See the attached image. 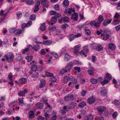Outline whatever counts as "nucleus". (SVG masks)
Returning a JSON list of instances; mask_svg holds the SVG:
<instances>
[{"label":"nucleus","mask_w":120,"mask_h":120,"mask_svg":"<svg viewBox=\"0 0 120 120\" xmlns=\"http://www.w3.org/2000/svg\"><path fill=\"white\" fill-rule=\"evenodd\" d=\"M75 10L70 8L66 9L65 10V12L66 14H68L69 15H78V14L77 12H75Z\"/></svg>","instance_id":"f257e3e1"},{"label":"nucleus","mask_w":120,"mask_h":120,"mask_svg":"<svg viewBox=\"0 0 120 120\" xmlns=\"http://www.w3.org/2000/svg\"><path fill=\"white\" fill-rule=\"evenodd\" d=\"M81 46L80 45H78L75 46L73 49V52L76 55L78 54L80 49Z\"/></svg>","instance_id":"f03ea898"},{"label":"nucleus","mask_w":120,"mask_h":120,"mask_svg":"<svg viewBox=\"0 0 120 120\" xmlns=\"http://www.w3.org/2000/svg\"><path fill=\"white\" fill-rule=\"evenodd\" d=\"M5 58L8 62H12L14 58V56L12 54H10L5 56Z\"/></svg>","instance_id":"7ed1b4c3"},{"label":"nucleus","mask_w":120,"mask_h":120,"mask_svg":"<svg viewBox=\"0 0 120 120\" xmlns=\"http://www.w3.org/2000/svg\"><path fill=\"white\" fill-rule=\"evenodd\" d=\"M74 98L73 95L72 94H69L67 95L64 98V100L66 101L73 100Z\"/></svg>","instance_id":"20e7f679"},{"label":"nucleus","mask_w":120,"mask_h":120,"mask_svg":"<svg viewBox=\"0 0 120 120\" xmlns=\"http://www.w3.org/2000/svg\"><path fill=\"white\" fill-rule=\"evenodd\" d=\"M69 21V19L68 17H62L58 20V22L60 23H62L63 22H68Z\"/></svg>","instance_id":"39448f33"},{"label":"nucleus","mask_w":120,"mask_h":120,"mask_svg":"<svg viewBox=\"0 0 120 120\" xmlns=\"http://www.w3.org/2000/svg\"><path fill=\"white\" fill-rule=\"evenodd\" d=\"M98 113L100 114H102L103 112L104 111L106 110V108L103 106H100L97 109Z\"/></svg>","instance_id":"423d86ee"},{"label":"nucleus","mask_w":120,"mask_h":120,"mask_svg":"<svg viewBox=\"0 0 120 120\" xmlns=\"http://www.w3.org/2000/svg\"><path fill=\"white\" fill-rule=\"evenodd\" d=\"M73 65L72 62H70L67 64V66L65 67V73L68 72L71 68V67Z\"/></svg>","instance_id":"0eeeda50"},{"label":"nucleus","mask_w":120,"mask_h":120,"mask_svg":"<svg viewBox=\"0 0 120 120\" xmlns=\"http://www.w3.org/2000/svg\"><path fill=\"white\" fill-rule=\"evenodd\" d=\"M95 98L93 96H91L87 100V103L89 104H92L94 103Z\"/></svg>","instance_id":"6e6552de"},{"label":"nucleus","mask_w":120,"mask_h":120,"mask_svg":"<svg viewBox=\"0 0 120 120\" xmlns=\"http://www.w3.org/2000/svg\"><path fill=\"white\" fill-rule=\"evenodd\" d=\"M27 93V90L26 89H23L22 90L20 91L18 93L19 95L20 96H24Z\"/></svg>","instance_id":"1a4fd4ad"},{"label":"nucleus","mask_w":120,"mask_h":120,"mask_svg":"<svg viewBox=\"0 0 120 120\" xmlns=\"http://www.w3.org/2000/svg\"><path fill=\"white\" fill-rule=\"evenodd\" d=\"M28 114L29 115V118H33L35 116L34 112V111L33 110L30 111L29 112Z\"/></svg>","instance_id":"9d476101"},{"label":"nucleus","mask_w":120,"mask_h":120,"mask_svg":"<svg viewBox=\"0 0 120 120\" xmlns=\"http://www.w3.org/2000/svg\"><path fill=\"white\" fill-rule=\"evenodd\" d=\"M40 1H38L36 4L35 5L34 9V13L37 12L38 9H39V6L40 4Z\"/></svg>","instance_id":"9b49d317"},{"label":"nucleus","mask_w":120,"mask_h":120,"mask_svg":"<svg viewBox=\"0 0 120 120\" xmlns=\"http://www.w3.org/2000/svg\"><path fill=\"white\" fill-rule=\"evenodd\" d=\"M107 90L105 89L101 90L100 91V94L102 96H106L107 93Z\"/></svg>","instance_id":"f8f14e48"},{"label":"nucleus","mask_w":120,"mask_h":120,"mask_svg":"<svg viewBox=\"0 0 120 120\" xmlns=\"http://www.w3.org/2000/svg\"><path fill=\"white\" fill-rule=\"evenodd\" d=\"M24 32V30H21L18 29L15 30V34L19 35L21 34H23Z\"/></svg>","instance_id":"ddd939ff"},{"label":"nucleus","mask_w":120,"mask_h":120,"mask_svg":"<svg viewBox=\"0 0 120 120\" xmlns=\"http://www.w3.org/2000/svg\"><path fill=\"white\" fill-rule=\"evenodd\" d=\"M45 82L44 79L41 80L40 81V83L39 87L40 88H41L45 86Z\"/></svg>","instance_id":"4468645a"},{"label":"nucleus","mask_w":120,"mask_h":120,"mask_svg":"<svg viewBox=\"0 0 120 120\" xmlns=\"http://www.w3.org/2000/svg\"><path fill=\"white\" fill-rule=\"evenodd\" d=\"M112 20V19L105 20L103 21V24L105 26H106L111 22Z\"/></svg>","instance_id":"2eb2a0df"},{"label":"nucleus","mask_w":120,"mask_h":120,"mask_svg":"<svg viewBox=\"0 0 120 120\" xmlns=\"http://www.w3.org/2000/svg\"><path fill=\"white\" fill-rule=\"evenodd\" d=\"M106 76L105 78V79H106L109 82L112 79V76L109 73H107L105 75Z\"/></svg>","instance_id":"dca6fc26"},{"label":"nucleus","mask_w":120,"mask_h":120,"mask_svg":"<svg viewBox=\"0 0 120 120\" xmlns=\"http://www.w3.org/2000/svg\"><path fill=\"white\" fill-rule=\"evenodd\" d=\"M36 106L40 109H42L44 106L43 105L42 103L39 102L37 103L36 104Z\"/></svg>","instance_id":"f3484780"},{"label":"nucleus","mask_w":120,"mask_h":120,"mask_svg":"<svg viewBox=\"0 0 120 120\" xmlns=\"http://www.w3.org/2000/svg\"><path fill=\"white\" fill-rule=\"evenodd\" d=\"M102 77H100L98 78V80L94 79H91V82L93 84H95L97 83L98 80H99V79H101Z\"/></svg>","instance_id":"a211bd4d"},{"label":"nucleus","mask_w":120,"mask_h":120,"mask_svg":"<svg viewBox=\"0 0 120 120\" xmlns=\"http://www.w3.org/2000/svg\"><path fill=\"white\" fill-rule=\"evenodd\" d=\"M76 103L74 102H72L68 106L70 109H72L74 108L76 106Z\"/></svg>","instance_id":"6ab92c4d"},{"label":"nucleus","mask_w":120,"mask_h":120,"mask_svg":"<svg viewBox=\"0 0 120 120\" xmlns=\"http://www.w3.org/2000/svg\"><path fill=\"white\" fill-rule=\"evenodd\" d=\"M69 4V1L68 0H64L63 3L62 4L64 7H66Z\"/></svg>","instance_id":"aec40b11"},{"label":"nucleus","mask_w":120,"mask_h":120,"mask_svg":"<svg viewBox=\"0 0 120 120\" xmlns=\"http://www.w3.org/2000/svg\"><path fill=\"white\" fill-rule=\"evenodd\" d=\"M32 48L35 51H38L40 48V46L39 45H35L33 46Z\"/></svg>","instance_id":"412c9836"},{"label":"nucleus","mask_w":120,"mask_h":120,"mask_svg":"<svg viewBox=\"0 0 120 120\" xmlns=\"http://www.w3.org/2000/svg\"><path fill=\"white\" fill-rule=\"evenodd\" d=\"M114 45L112 43H110L109 45V48L111 50H114L115 49Z\"/></svg>","instance_id":"4be33fe9"},{"label":"nucleus","mask_w":120,"mask_h":120,"mask_svg":"<svg viewBox=\"0 0 120 120\" xmlns=\"http://www.w3.org/2000/svg\"><path fill=\"white\" fill-rule=\"evenodd\" d=\"M52 41L50 40L45 41L42 44L46 45H50Z\"/></svg>","instance_id":"5701e85b"},{"label":"nucleus","mask_w":120,"mask_h":120,"mask_svg":"<svg viewBox=\"0 0 120 120\" xmlns=\"http://www.w3.org/2000/svg\"><path fill=\"white\" fill-rule=\"evenodd\" d=\"M86 104L85 102L84 101H82L79 103V107L83 108L84 106L86 105Z\"/></svg>","instance_id":"b1692460"},{"label":"nucleus","mask_w":120,"mask_h":120,"mask_svg":"<svg viewBox=\"0 0 120 120\" xmlns=\"http://www.w3.org/2000/svg\"><path fill=\"white\" fill-rule=\"evenodd\" d=\"M27 79L25 78H22L19 80V82L22 84L26 83L27 82Z\"/></svg>","instance_id":"393cba45"},{"label":"nucleus","mask_w":120,"mask_h":120,"mask_svg":"<svg viewBox=\"0 0 120 120\" xmlns=\"http://www.w3.org/2000/svg\"><path fill=\"white\" fill-rule=\"evenodd\" d=\"M70 58V56L68 53L66 54L64 56V60L68 61L69 60Z\"/></svg>","instance_id":"a878e982"},{"label":"nucleus","mask_w":120,"mask_h":120,"mask_svg":"<svg viewBox=\"0 0 120 120\" xmlns=\"http://www.w3.org/2000/svg\"><path fill=\"white\" fill-rule=\"evenodd\" d=\"M52 107L49 105H48V107H46L45 109V111L49 112L52 109Z\"/></svg>","instance_id":"bb28decb"},{"label":"nucleus","mask_w":120,"mask_h":120,"mask_svg":"<svg viewBox=\"0 0 120 120\" xmlns=\"http://www.w3.org/2000/svg\"><path fill=\"white\" fill-rule=\"evenodd\" d=\"M56 29V27L55 26H50L49 28V31L51 32H52L55 30Z\"/></svg>","instance_id":"cd10ccee"},{"label":"nucleus","mask_w":120,"mask_h":120,"mask_svg":"<svg viewBox=\"0 0 120 120\" xmlns=\"http://www.w3.org/2000/svg\"><path fill=\"white\" fill-rule=\"evenodd\" d=\"M31 69L33 71H35L37 69V66L35 64L32 65L31 66Z\"/></svg>","instance_id":"c85d7f7f"},{"label":"nucleus","mask_w":120,"mask_h":120,"mask_svg":"<svg viewBox=\"0 0 120 120\" xmlns=\"http://www.w3.org/2000/svg\"><path fill=\"white\" fill-rule=\"evenodd\" d=\"M69 26L67 23H64L61 26L62 28L64 30L69 27Z\"/></svg>","instance_id":"c756f323"},{"label":"nucleus","mask_w":120,"mask_h":120,"mask_svg":"<svg viewBox=\"0 0 120 120\" xmlns=\"http://www.w3.org/2000/svg\"><path fill=\"white\" fill-rule=\"evenodd\" d=\"M103 39L104 40H107L109 38V36L108 34L106 33V34H104Z\"/></svg>","instance_id":"7c9ffc66"},{"label":"nucleus","mask_w":120,"mask_h":120,"mask_svg":"<svg viewBox=\"0 0 120 120\" xmlns=\"http://www.w3.org/2000/svg\"><path fill=\"white\" fill-rule=\"evenodd\" d=\"M25 2L28 5H31L34 3V1L31 0H26Z\"/></svg>","instance_id":"2f4dec72"},{"label":"nucleus","mask_w":120,"mask_h":120,"mask_svg":"<svg viewBox=\"0 0 120 120\" xmlns=\"http://www.w3.org/2000/svg\"><path fill=\"white\" fill-rule=\"evenodd\" d=\"M45 23H43L40 27V29L42 31H43L45 30L46 27L45 26Z\"/></svg>","instance_id":"473e14b6"},{"label":"nucleus","mask_w":120,"mask_h":120,"mask_svg":"<svg viewBox=\"0 0 120 120\" xmlns=\"http://www.w3.org/2000/svg\"><path fill=\"white\" fill-rule=\"evenodd\" d=\"M75 37V35L73 34H71L69 35V39L70 41L73 40Z\"/></svg>","instance_id":"72a5a7b5"},{"label":"nucleus","mask_w":120,"mask_h":120,"mask_svg":"<svg viewBox=\"0 0 120 120\" xmlns=\"http://www.w3.org/2000/svg\"><path fill=\"white\" fill-rule=\"evenodd\" d=\"M98 22H100L101 23L104 20L103 18L102 15H99L98 18Z\"/></svg>","instance_id":"f704fd0d"},{"label":"nucleus","mask_w":120,"mask_h":120,"mask_svg":"<svg viewBox=\"0 0 120 120\" xmlns=\"http://www.w3.org/2000/svg\"><path fill=\"white\" fill-rule=\"evenodd\" d=\"M96 49L98 51H100L103 49V48L101 45H98L96 47Z\"/></svg>","instance_id":"c9c22d12"},{"label":"nucleus","mask_w":120,"mask_h":120,"mask_svg":"<svg viewBox=\"0 0 120 120\" xmlns=\"http://www.w3.org/2000/svg\"><path fill=\"white\" fill-rule=\"evenodd\" d=\"M26 58L27 59L28 62H29L31 61L33 59V57L32 56H28L26 57Z\"/></svg>","instance_id":"e433bc0d"},{"label":"nucleus","mask_w":120,"mask_h":120,"mask_svg":"<svg viewBox=\"0 0 120 120\" xmlns=\"http://www.w3.org/2000/svg\"><path fill=\"white\" fill-rule=\"evenodd\" d=\"M93 116L91 114H89L87 117L86 120H93Z\"/></svg>","instance_id":"4c0bfd02"},{"label":"nucleus","mask_w":120,"mask_h":120,"mask_svg":"<svg viewBox=\"0 0 120 120\" xmlns=\"http://www.w3.org/2000/svg\"><path fill=\"white\" fill-rule=\"evenodd\" d=\"M57 20V19H56V18L54 16L52 17L51 19V22H54V23L56 22Z\"/></svg>","instance_id":"58836bf2"},{"label":"nucleus","mask_w":120,"mask_h":120,"mask_svg":"<svg viewBox=\"0 0 120 120\" xmlns=\"http://www.w3.org/2000/svg\"><path fill=\"white\" fill-rule=\"evenodd\" d=\"M38 120H47L48 118H44L41 116H38L37 117Z\"/></svg>","instance_id":"ea45409f"},{"label":"nucleus","mask_w":120,"mask_h":120,"mask_svg":"<svg viewBox=\"0 0 120 120\" xmlns=\"http://www.w3.org/2000/svg\"><path fill=\"white\" fill-rule=\"evenodd\" d=\"M101 24V23H100V22H95V24H94V26L96 28H98L99 27Z\"/></svg>","instance_id":"a19ab883"},{"label":"nucleus","mask_w":120,"mask_h":120,"mask_svg":"<svg viewBox=\"0 0 120 120\" xmlns=\"http://www.w3.org/2000/svg\"><path fill=\"white\" fill-rule=\"evenodd\" d=\"M120 22V21L118 19H115L112 22V24L115 25L117 24Z\"/></svg>","instance_id":"79ce46f5"},{"label":"nucleus","mask_w":120,"mask_h":120,"mask_svg":"<svg viewBox=\"0 0 120 120\" xmlns=\"http://www.w3.org/2000/svg\"><path fill=\"white\" fill-rule=\"evenodd\" d=\"M45 75L47 77H51L53 76V75L52 73H51L48 72H46L45 73Z\"/></svg>","instance_id":"37998d69"},{"label":"nucleus","mask_w":120,"mask_h":120,"mask_svg":"<svg viewBox=\"0 0 120 120\" xmlns=\"http://www.w3.org/2000/svg\"><path fill=\"white\" fill-rule=\"evenodd\" d=\"M78 15H72L71 18L75 21H76L78 20Z\"/></svg>","instance_id":"c03bdc74"},{"label":"nucleus","mask_w":120,"mask_h":120,"mask_svg":"<svg viewBox=\"0 0 120 120\" xmlns=\"http://www.w3.org/2000/svg\"><path fill=\"white\" fill-rule=\"evenodd\" d=\"M39 74L37 73H35L34 74H33L32 75V77L35 78H37L38 77Z\"/></svg>","instance_id":"a18cd8bd"},{"label":"nucleus","mask_w":120,"mask_h":120,"mask_svg":"<svg viewBox=\"0 0 120 120\" xmlns=\"http://www.w3.org/2000/svg\"><path fill=\"white\" fill-rule=\"evenodd\" d=\"M100 31L101 32V37L103 36V35H104V34H106L107 33L106 32H105V30L104 29L101 30H100Z\"/></svg>","instance_id":"49530a36"},{"label":"nucleus","mask_w":120,"mask_h":120,"mask_svg":"<svg viewBox=\"0 0 120 120\" xmlns=\"http://www.w3.org/2000/svg\"><path fill=\"white\" fill-rule=\"evenodd\" d=\"M57 12L56 11H51L50 12V14L51 15H59V14H56Z\"/></svg>","instance_id":"de8ad7c7"},{"label":"nucleus","mask_w":120,"mask_h":120,"mask_svg":"<svg viewBox=\"0 0 120 120\" xmlns=\"http://www.w3.org/2000/svg\"><path fill=\"white\" fill-rule=\"evenodd\" d=\"M47 112L45 111V109L44 110V116H45V118H47L48 117H49L50 116V115L48 114L47 113Z\"/></svg>","instance_id":"09e8293b"},{"label":"nucleus","mask_w":120,"mask_h":120,"mask_svg":"<svg viewBox=\"0 0 120 120\" xmlns=\"http://www.w3.org/2000/svg\"><path fill=\"white\" fill-rule=\"evenodd\" d=\"M71 81L73 84H76L77 83V80L76 78H73L71 79Z\"/></svg>","instance_id":"8fccbe9b"},{"label":"nucleus","mask_w":120,"mask_h":120,"mask_svg":"<svg viewBox=\"0 0 120 120\" xmlns=\"http://www.w3.org/2000/svg\"><path fill=\"white\" fill-rule=\"evenodd\" d=\"M85 30L86 32V35H90V30H89L87 29H85Z\"/></svg>","instance_id":"3c124183"},{"label":"nucleus","mask_w":120,"mask_h":120,"mask_svg":"<svg viewBox=\"0 0 120 120\" xmlns=\"http://www.w3.org/2000/svg\"><path fill=\"white\" fill-rule=\"evenodd\" d=\"M63 108L66 112L70 109L68 106H65L63 107Z\"/></svg>","instance_id":"603ef678"},{"label":"nucleus","mask_w":120,"mask_h":120,"mask_svg":"<svg viewBox=\"0 0 120 120\" xmlns=\"http://www.w3.org/2000/svg\"><path fill=\"white\" fill-rule=\"evenodd\" d=\"M63 108L66 112L70 109L68 106H65L63 107Z\"/></svg>","instance_id":"864d4df0"},{"label":"nucleus","mask_w":120,"mask_h":120,"mask_svg":"<svg viewBox=\"0 0 120 120\" xmlns=\"http://www.w3.org/2000/svg\"><path fill=\"white\" fill-rule=\"evenodd\" d=\"M109 82L106 79H105V78L104 80L101 82V84L103 85L104 86V85L106 84L107 83Z\"/></svg>","instance_id":"5fc2aeb1"},{"label":"nucleus","mask_w":120,"mask_h":120,"mask_svg":"<svg viewBox=\"0 0 120 120\" xmlns=\"http://www.w3.org/2000/svg\"><path fill=\"white\" fill-rule=\"evenodd\" d=\"M88 74L90 75H93L94 74V72L91 70H87Z\"/></svg>","instance_id":"6e6d98bb"},{"label":"nucleus","mask_w":120,"mask_h":120,"mask_svg":"<svg viewBox=\"0 0 120 120\" xmlns=\"http://www.w3.org/2000/svg\"><path fill=\"white\" fill-rule=\"evenodd\" d=\"M79 53L81 56H83L86 57L87 56L84 53L83 51L82 50L79 52Z\"/></svg>","instance_id":"4d7b16f0"},{"label":"nucleus","mask_w":120,"mask_h":120,"mask_svg":"<svg viewBox=\"0 0 120 120\" xmlns=\"http://www.w3.org/2000/svg\"><path fill=\"white\" fill-rule=\"evenodd\" d=\"M18 100L20 103V105L21 106L23 105L24 103L23 102V100L21 98L18 99Z\"/></svg>","instance_id":"13d9d810"},{"label":"nucleus","mask_w":120,"mask_h":120,"mask_svg":"<svg viewBox=\"0 0 120 120\" xmlns=\"http://www.w3.org/2000/svg\"><path fill=\"white\" fill-rule=\"evenodd\" d=\"M95 20H94L90 22L89 23V24L91 26H94V24H95Z\"/></svg>","instance_id":"bf43d9fd"},{"label":"nucleus","mask_w":120,"mask_h":120,"mask_svg":"<svg viewBox=\"0 0 120 120\" xmlns=\"http://www.w3.org/2000/svg\"><path fill=\"white\" fill-rule=\"evenodd\" d=\"M40 54L41 55H44L45 53V52L44 49H42L40 51Z\"/></svg>","instance_id":"052dcab7"},{"label":"nucleus","mask_w":120,"mask_h":120,"mask_svg":"<svg viewBox=\"0 0 120 120\" xmlns=\"http://www.w3.org/2000/svg\"><path fill=\"white\" fill-rule=\"evenodd\" d=\"M59 5L58 4H56L54 6L55 9L56 10H59Z\"/></svg>","instance_id":"680f3d73"},{"label":"nucleus","mask_w":120,"mask_h":120,"mask_svg":"<svg viewBox=\"0 0 120 120\" xmlns=\"http://www.w3.org/2000/svg\"><path fill=\"white\" fill-rule=\"evenodd\" d=\"M117 115V113L116 112H115L112 114V116L113 118L115 119V118Z\"/></svg>","instance_id":"e2e57ef3"},{"label":"nucleus","mask_w":120,"mask_h":120,"mask_svg":"<svg viewBox=\"0 0 120 120\" xmlns=\"http://www.w3.org/2000/svg\"><path fill=\"white\" fill-rule=\"evenodd\" d=\"M64 73H65V69H62L60 70L59 74L60 75L63 74H64Z\"/></svg>","instance_id":"0e129e2a"},{"label":"nucleus","mask_w":120,"mask_h":120,"mask_svg":"<svg viewBox=\"0 0 120 120\" xmlns=\"http://www.w3.org/2000/svg\"><path fill=\"white\" fill-rule=\"evenodd\" d=\"M57 116L56 115H54L50 119V120H56Z\"/></svg>","instance_id":"69168bd1"},{"label":"nucleus","mask_w":120,"mask_h":120,"mask_svg":"<svg viewBox=\"0 0 120 120\" xmlns=\"http://www.w3.org/2000/svg\"><path fill=\"white\" fill-rule=\"evenodd\" d=\"M15 29L14 28H11L9 29V32L11 33H14L15 34Z\"/></svg>","instance_id":"338daca9"},{"label":"nucleus","mask_w":120,"mask_h":120,"mask_svg":"<svg viewBox=\"0 0 120 120\" xmlns=\"http://www.w3.org/2000/svg\"><path fill=\"white\" fill-rule=\"evenodd\" d=\"M114 104L116 105H118L120 104L119 101L116 100H114Z\"/></svg>","instance_id":"774afa93"}]
</instances>
